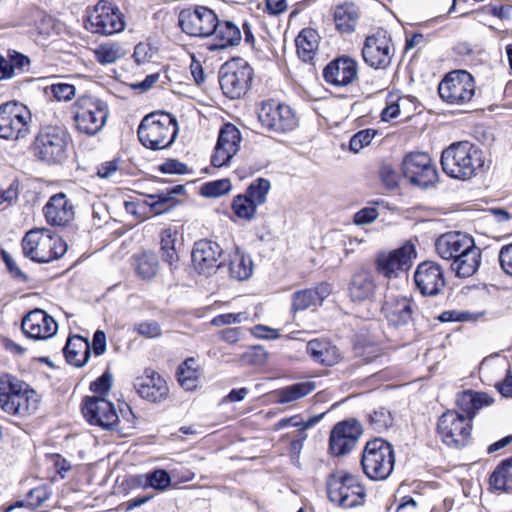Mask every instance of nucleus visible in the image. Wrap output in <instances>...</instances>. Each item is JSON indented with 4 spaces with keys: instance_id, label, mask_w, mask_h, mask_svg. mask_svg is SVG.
Listing matches in <instances>:
<instances>
[{
    "instance_id": "nucleus-64",
    "label": "nucleus",
    "mask_w": 512,
    "mask_h": 512,
    "mask_svg": "<svg viewBox=\"0 0 512 512\" xmlns=\"http://www.w3.org/2000/svg\"><path fill=\"white\" fill-rule=\"evenodd\" d=\"M499 262L503 271L512 276V243L501 248Z\"/></svg>"
},
{
    "instance_id": "nucleus-29",
    "label": "nucleus",
    "mask_w": 512,
    "mask_h": 512,
    "mask_svg": "<svg viewBox=\"0 0 512 512\" xmlns=\"http://www.w3.org/2000/svg\"><path fill=\"white\" fill-rule=\"evenodd\" d=\"M376 291L374 275L371 271L362 269L356 271L349 282L348 294L353 302L371 300Z\"/></svg>"
},
{
    "instance_id": "nucleus-31",
    "label": "nucleus",
    "mask_w": 512,
    "mask_h": 512,
    "mask_svg": "<svg viewBox=\"0 0 512 512\" xmlns=\"http://www.w3.org/2000/svg\"><path fill=\"white\" fill-rule=\"evenodd\" d=\"M184 192L185 188L183 185H175L156 194H147L145 197L148 206V217L169 212L177 204L175 195H180Z\"/></svg>"
},
{
    "instance_id": "nucleus-38",
    "label": "nucleus",
    "mask_w": 512,
    "mask_h": 512,
    "mask_svg": "<svg viewBox=\"0 0 512 512\" xmlns=\"http://www.w3.org/2000/svg\"><path fill=\"white\" fill-rule=\"evenodd\" d=\"M489 482L495 490L512 493V456L504 459L495 468Z\"/></svg>"
},
{
    "instance_id": "nucleus-51",
    "label": "nucleus",
    "mask_w": 512,
    "mask_h": 512,
    "mask_svg": "<svg viewBox=\"0 0 512 512\" xmlns=\"http://www.w3.org/2000/svg\"><path fill=\"white\" fill-rule=\"evenodd\" d=\"M232 189L229 179H219L205 183L201 187V194L204 197L216 198L227 194Z\"/></svg>"
},
{
    "instance_id": "nucleus-60",
    "label": "nucleus",
    "mask_w": 512,
    "mask_h": 512,
    "mask_svg": "<svg viewBox=\"0 0 512 512\" xmlns=\"http://www.w3.org/2000/svg\"><path fill=\"white\" fill-rule=\"evenodd\" d=\"M153 55V48L148 43L141 42L134 48L133 57L138 64H143L150 61Z\"/></svg>"
},
{
    "instance_id": "nucleus-26",
    "label": "nucleus",
    "mask_w": 512,
    "mask_h": 512,
    "mask_svg": "<svg viewBox=\"0 0 512 512\" xmlns=\"http://www.w3.org/2000/svg\"><path fill=\"white\" fill-rule=\"evenodd\" d=\"M415 304L407 297L389 298L382 307V312L389 325L394 328L406 327L413 322Z\"/></svg>"
},
{
    "instance_id": "nucleus-45",
    "label": "nucleus",
    "mask_w": 512,
    "mask_h": 512,
    "mask_svg": "<svg viewBox=\"0 0 512 512\" xmlns=\"http://www.w3.org/2000/svg\"><path fill=\"white\" fill-rule=\"evenodd\" d=\"M394 417L390 410L385 407L375 408L367 413V423L369 427L378 433L387 431L392 427Z\"/></svg>"
},
{
    "instance_id": "nucleus-41",
    "label": "nucleus",
    "mask_w": 512,
    "mask_h": 512,
    "mask_svg": "<svg viewBox=\"0 0 512 512\" xmlns=\"http://www.w3.org/2000/svg\"><path fill=\"white\" fill-rule=\"evenodd\" d=\"M178 231L176 228L168 227L161 232V252L162 260L170 266H174L178 260V253L175 248L177 241Z\"/></svg>"
},
{
    "instance_id": "nucleus-4",
    "label": "nucleus",
    "mask_w": 512,
    "mask_h": 512,
    "mask_svg": "<svg viewBox=\"0 0 512 512\" xmlns=\"http://www.w3.org/2000/svg\"><path fill=\"white\" fill-rule=\"evenodd\" d=\"M25 257L37 263H49L61 258L67 251L66 242L50 230L33 229L22 240Z\"/></svg>"
},
{
    "instance_id": "nucleus-18",
    "label": "nucleus",
    "mask_w": 512,
    "mask_h": 512,
    "mask_svg": "<svg viewBox=\"0 0 512 512\" xmlns=\"http://www.w3.org/2000/svg\"><path fill=\"white\" fill-rule=\"evenodd\" d=\"M241 140V132L235 125L224 124L219 131L214 153L211 156L212 165L218 168L228 165L239 151Z\"/></svg>"
},
{
    "instance_id": "nucleus-8",
    "label": "nucleus",
    "mask_w": 512,
    "mask_h": 512,
    "mask_svg": "<svg viewBox=\"0 0 512 512\" xmlns=\"http://www.w3.org/2000/svg\"><path fill=\"white\" fill-rule=\"evenodd\" d=\"M32 116L26 106L18 102L0 105V138L18 141L31 131Z\"/></svg>"
},
{
    "instance_id": "nucleus-53",
    "label": "nucleus",
    "mask_w": 512,
    "mask_h": 512,
    "mask_svg": "<svg viewBox=\"0 0 512 512\" xmlns=\"http://www.w3.org/2000/svg\"><path fill=\"white\" fill-rule=\"evenodd\" d=\"M379 177L382 184L389 190L395 189L400 180L399 174L390 164H382L380 166Z\"/></svg>"
},
{
    "instance_id": "nucleus-59",
    "label": "nucleus",
    "mask_w": 512,
    "mask_h": 512,
    "mask_svg": "<svg viewBox=\"0 0 512 512\" xmlns=\"http://www.w3.org/2000/svg\"><path fill=\"white\" fill-rule=\"evenodd\" d=\"M379 213L375 207H364L354 215V223L357 225L370 224L375 221Z\"/></svg>"
},
{
    "instance_id": "nucleus-44",
    "label": "nucleus",
    "mask_w": 512,
    "mask_h": 512,
    "mask_svg": "<svg viewBox=\"0 0 512 512\" xmlns=\"http://www.w3.org/2000/svg\"><path fill=\"white\" fill-rule=\"evenodd\" d=\"M119 417L114 405L104 397L98 396V427L104 430H115Z\"/></svg>"
},
{
    "instance_id": "nucleus-36",
    "label": "nucleus",
    "mask_w": 512,
    "mask_h": 512,
    "mask_svg": "<svg viewBox=\"0 0 512 512\" xmlns=\"http://www.w3.org/2000/svg\"><path fill=\"white\" fill-rule=\"evenodd\" d=\"M297 53L304 61H311L318 49L319 35L316 30L311 28L303 29L295 39Z\"/></svg>"
},
{
    "instance_id": "nucleus-21",
    "label": "nucleus",
    "mask_w": 512,
    "mask_h": 512,
    "mask_svg": "<svg viewBox=\"0 0 512 512\" xmlns=\"http://www.w3.org/2000/svg\"><path fill=\"white\" fill-rule=\"evenodd\" d=\"M23 333L35 340H44L52 337L58 325L53 317L42 309H34L27 313L21 323Z\"/></svg>"
},
{
    "instance_id": "nucleus-52",
    "label": "nucleus",
    "mask_w": 512,
    "mask_h": 512,
    "mask_svg": "<svg viewBox=\"0 0 512 512\" xmlns=\"http://www.w3.org/2000/svg\"><path fill=\"white\" fill-rule=\"evenodd\" d=\"M375 135L376 131L373 129L360 130L351 137L349 142L350 150L354 153L359 152L371 143Z\"/></svg>"
},
{
    "instance_id": "nucleus-7",
    "label": "nucleus",
    "mask_w": 512,
    "mask_h": 512,
    "mask_svg": "<svg viewBox=\"0 0 512 512\" xmlns=\"http://www.w3.org/2000/svg\"><path fill=\"white\" fill-rule=\"evenodd\" d=\"M68 134L59 126H44L33 144L34 155L48 164L62 162L66 158Z\"/></svg>"
},
{
    "instance_id": "nucleus-5",
    "label": "nucleus",
    "mask_w": 512,
    "mask_h": 512,
    "mask_svg": "<svg viewBox=\"0 0 512 512\" xmlns=\"http://www.w3.org/2000/svg\"><path fill=\"white\" fill-rule=\"evenodd\" d=\"M395 464L393 446L382 438H375L366 443L362 453L361 466L364 474L371 480L387 479Z\"/></svg>"
},
{
    "instance_id": "nucleus-47",
    "label": "nucleus",
    "mask_w": 512,
    "mask_h": 512,
    "mask_svg": "<svg viewBox=\"0 0 512 512\" xmlns=\"http://www.w3.org/2000/svg\"><path fill=\"white\" fill-rule=\"evenodd\" d=\"M140 478L144 479L143 482H139L143 487H151L159 491H165L171 485V477L169 473L163 469H156L153 472L140 476Z\"/></svg>"
},
{
    "instance_id": "nucleus-61",
    "label": "nucleus",
    "mask_w": 512,
    "mask_h": 512,
    "mask_svg": "<svg viewBox=\"0 0 512 512\" xmlns=\"http://www.w3.org/2000/svg\"><path fill=\"white\" fill-rule=\"evenodd\" d=\"M19 195V183L13 180L6 189L0 190V205L6 203L7 205L13 204Z\"/></svg>"
},
{
    "instance_id": "nucleus-10",
    "label": "nucleus",
    "mask_w": 512,
    "mask_h": 512,
    "mask_svg": "<svg viewBox=\"0 0 512 512\" xmlns=\"http://www.w3.org/2000/svg\"><path fill=\"white\" fill-rule=\"evenodd\" d=\"M438 93L449 105H465L475 95L474 78L465 70L451 71L439 83Z\"/></svg>"
},
{
    "instance_id": "nucleus-3",
    "label": "nucleus",
    "mask_w": 512,
    "mask_h": 512,
    "mask_svg": "<svg viewBox=\"0 0 512 512\" xmlns=\"http://www.w3.org/2000/svg\"><path fill=\"white\" fill-rule=\"evenodd\" d=\"M39 396L28 384L16 377L0 376V407L10 414L26 416L37 410Z\"/></svg>"
},
{
    "instance_id": "nucleus-22",
    "label": "nucleus",
    "mask_w": 512,
    "mask_h": 512,
    "mask_svg": "<svg viewBox=\"0 0 512 512\" xmlns=\"http://www.w3.org/2000/svg\"><path fill=\"white\" fill-rule=\"evenodd\" d=\"M474 246L476 245L471 236L458 231L445 233L435 242L437 254L451 262Z\"/></svg>"
},
{
    "instance_id": "nucleus-63",
    "label": "nucleus",
    "mask_w": 512,
    "mask_h": 512,
    "mask_svg": "<svg viewBox=\"0 0 512 512\" xmlns=\"http://www.w3.org/2000/svg\"><path fill=\"white\" fill-rule=\"evenodd\" d=\"M7 57L9 61H11V66L13 67V71L23 72L29 66L30 60L24 54H21L17 51L9 50Z\"/></svg>"
},
{
    "instance_id": "nucleus-57",
    "label": "nucleus",
    "mask_w": 512,
    "mask_h": 512,
    "mask_svg": "<svg viewBox=\"0 0 512 512\" xmlns=\"http://www.w3.org/2000/svg\"><path fill=\"white\" fill-rule=\"evenodd\" d=\"M159 170L164 174L184 175L190 172L188 166L176 159H168L162 163Z\"/></svg>"
},
{
    "instance_id": "nucleus-30",
    "label": "nucleus",
    "mask_w": 512,
    "mask_h": 512,
    "mask_svg": "<svg viewBox=\"0 0 512 512\" xmlns=\"http://www.w3.org/2000/svg\"><path fill=\"white\" fill-rule=\"evenodd\" d=\"M74 121L79 132L96 134V101L90 96H80L75 103Z\"/></svg>"
},
{
    "instance_id": "nucleus-46",
    "label": "nucleus",
    "mask_w": 512,
    "mask_h": 512,
    "mask_svg": "<svg viewBox=\"0 0 512 512\" xmlns=\"http://www.w3.org/2000/svg\"><path fill=\"white\" fill-rule=\"evenodd\" d=\"M271 188L270 181L265 178L253 180L247 187L245 194L256 206L263 205L267 200V194Z\"/></svg>"
},
{
    "instance_id": "nucleus-34",
    "label": "nucleus",
    "mask_w": 512,
    "mask_h": 512,
    "mask_svg": "<svg viewBox=\"0 0 512 512\" xmlns=\"http://www.w3.org/2000/svg\"><path fill=\"white\" fill-rule=\"evenodd\" d=\"M215 43L209 46L210 50L226 49L236 46L241 41L240 28L232 21L218 19L217 28L213 31Z\"/></svg>"
},
{
    "instance_id": "nucleus-23",
    "label": "nucleus",
    "mask_w": 512,
    "mask_h": 512,
    "mask_svg": "<svg viewBox=\"0 0 512 512\" xmlns=\"http://www.w3.org/2000/svg\"><path fill=\"white\" fill-rule=\"evenodd\" d=\"M323 77L333 86H348L358 77L357 62L348 56L338 57L324 68Z\"/></svg>"
},
{
    "instance_id": "nucleus-56",
    "label": "nucleus",
    "mask_w": 512,
    "mask_h": 512,
    "mask_svg": "<svg viewBox=\"0 0 512 512\" xmlns=\"http://www.w3.org/2000/svg\"><path fill=\"white\" fill-rule=\"evenodd\" d=\"M124 207L127 213L133 215L138 220L148 218V206L146 198L143 201H125Z\"/></svg>"
},
{
    "instance_id": "nucleus-62",
    "label": "nucleus",
    "mask_w": 512,
    "mask_h": 512,
    "mask_svg": "<svg viewBox=\"0 0 512 512\" xmlns=\"http://www.w3.org/2000/svg\"><path fill=\"white\" fill-rule=\"evenodd\" d=\"M137 332L147 338H155L161 335V328L156 321H146L136 326Z\"/></svg>"
},
{
    "instance_id": "nucleus-9",
    "label": "nucleus",
    "mask_w": 512,
    "mask_h": 512,
    "mask_svg": "<svg viewBox=\"0 0 512 512\" xmlns=\"http://www.w3.org/2000/svg\"><path fill=\"white\" fill-rule=\"evenodd\" d=\"M253 79L252 67L242 58L232 59L222 65L219 83L223 93L231 99L243 96Z\"/></svg>"
},
{
    "instance_id": "nucleus-13",
    "label": "nucleus",
    "mask_w": 512,
    "mask_h": 512,
    "mask_svg": "<svg viewBox=\"0 0 512 512\" xmlns=\"http://www.w3.org/2000/svg\"><path fill=\"white\" fill-rule=\"evenodd\" d=\"M403 175L408 181L420 188L434 185L438 179L437 169L430 156L425 152H411L402 160Z\"/></svg>"
},
{
    "instance_id": "nucleus-12",
    "label": "nucleus",
    "mask_w": 512,
    "mask_h": 512,
    "mask_svg": "<svg viewBox=\"0 0 512 512\" xmlns=\"http://www.w3.org/2000/svg\"><path fill=\"white\" fill-rule=\"evenodd\" d=\"M257 114L261 126L270 132L286 133L298 125L297 117L290 106L275 100L264 101Z\"/></svg>"
},
{
    "instance_id": "nucleus-24",
    "label": "nucleus",
    "mask_w": 512,
    "mask_h": 512,
    "mask_svg": "<svg viewBox=\"0 0 512 512\" xmlns=\"http://www.w3.org/2000/svg\"><path fill=\"white\" fill-rule=\"evenodd\" d=\"M43 213L51 226L65 227L75 217L73 203L63 192L52 195L43 207Z\"/></svg>"
},
{
    "instance_id": "nucleus-17",
    "label": "nucleus",
    "mask_w": 512,
    "mask_h": 512,
    "mask_svg": "<svg viewBox=\"0 0 512 512\" xmlns=\"http://www.w3.org/2000/svg\"><path fill=\"white\" fill-rule=\"evenodd\" d=\"M362 434L360 423L354 419L337 423L329 437V451L334 456H343L351 452Z\"/></svg>"
},
{
    "instance_id": "nucleus-35",
    "label": "nucleus",
    "mask_w": 512,
    "mask_h": 512,
    "mask_svg": "<svg viewBox=\"0 0 512 512\" xmlns=\"http://www.w3.org/2000/svg\"><path fill=\"white\" fill-rule=\"evenodd\" d=\"M481 263V251L474 246L467 252H464L451 262L450 268L457 277L467 278L474 275L479 269Z\"/></svg>"
},
{
    "instance_id": "nucleus-2",
    "label": "nucleus",
    "mask_w": 512,
    "mask_h": 512,
    "mask_svg": "<svg viewBox=\"0 0 512 512\" xmlns=\"http://www.w3.org/2000/svg\"><path fill=\"white\" fill-rule=\"evenodd\" d=\"M176 118L167 112H153L146 115L138 127L139 141L151 150L170 147L178 135Z\"/></svg>"
},
{
    "instance_id": "nucleus-54",
    "label": "nucleus",
    "mask_w": 512,
    "mask_h": 512,
    "mask_svg": "<svg viewBox=\"0 0 512 512\" xmlns=\"http://www.w3.org/2000/svg\"><path fill=\"white\" fill-rule=\"evenodd\" d=\"M49 89L57 101H70L76 94L74 85L68 83H54Z\"/></svg>"
},
{
    "instance_id": "nucleus-6",
    "label": "nucleus",
    "mask_w": 512,
    "mask_h": 512,
    "mask_svg": "<svg viewBox=\"0 0 512 512\" xmlns=\"http://www.w3.org/2000/svg\"><path fill=\"white\" fill-rule=\"evenodd\" d=\"M326 486L329 500L341 508H354L365 503V487L351 473L338 471L331 474Z\"/></svg>"
},
{
    "instance_id": "nucleus-27",
    "label": "nucleus",
    "mask_w": 512,
    "mask_h": 512,
    "mask_svg": "<svg viewBox=\"0 0 512 512\" xmlns=\"http://www.w3.org/2000/svg\"><path fill=\"white\" fill-rule=\"evenodd\" d=\"M125 16L119 7L107 0L98 1V34L110 36L125 29Z\"/></svg>"
},
{
    "instance_id": "nucleus-39",
    "label": "nucleus",
    "mask_w": 512,
    "mask_h": 512,
    "mask_svg": "<svg viewBox=\"0 0 512 512\" xmlns=\"http://www.w3.org/2000/svg\"><path fill=\"white\" fill-rule=\"evenodd\" d=\"M358 10L352 3H345L336 8L334 21L337 29L343 33L354 31L358 22Z\"/></svg>"
},
{
    "instance_id": "nucleus-40",
    "label": "nucleus",
    "mask_w": 512,
    "mask_h": 512,
    "mask_svg": "<svg viewBox=\"0 0 512 512\" xmlns=\"http://www.w3.org/2000/svg\"><path fill=\"white\" fill-rule=\"evenodd\" d=\"M199 376L198 364L194 358L186 359L177 371L178 382L187 391H192L198 386Z\"/></svg>"
},
{
    "instance_id": "nucleus-49",
    "label": "nucleus",
    "mask_w": 512,
    "mask_h": 512,
    "mask_svg": "<svg viewBox=\"0 0 512 512\" xmlns=\"http://www.w3.org/2000/svg\"><path fill=\"white\" fill-rule=\"evenodd\" d=\"M125 55L124 49L119 43L106 42L98 45V62L112 64Z\"/></svg>"
},
{
    "instance_id": "nucleus-15",
    "label": "nucleus",
    "mask_w": 512,
    "mask_h": 512,
    "mask_svg": "<svg viewBox=\"0 0 512 512\" xmlns=\"http://www.w3.org/2000/svg\"><path fill=\"white\" fill-rule=\"evenodd\" d=\"M394 52L389 33L379 29L366 37L362 48V57L368 66L374 69H385L390 65Z\"/></svg>"
},
{
    "instance_id": "nucleus-32",
    "label": "nucleus",
    "mask_w": 512,
    "mask_h": 512,
    "mask_svg": "<svg viewBox=\"0 0 512 512\" xmlns=\"http://www.w3.org/2000/svg\"><path fill=\"white\" fill-rule=\"evenodd\" d=\"M494 399L485 392L466 390L457 395L456 404L465 413V418L471 422L477 412L484 407L492 405Z\"/></svg>"
},
{
    "instance_id": "nucleus-48",
    "label": "nucleus",
    "mask_w": 512,
    "mask_h": 512,
    "mask_svg": "<svg viewBox=\"0 0 512 512\" xmlns=\"http://www.w3.org/2000/svg\"><path fill=\"white\" fill-rule=\"evenodd\" d=\"M257 207L245 193L235 196L232 201V210L235 215L248 221L255 217Z\"/></svg>"
},
{
    "instance_id": "nucleus-55",
    "label": "nucleus",
    "mask_w": 512,
    "mask_h": 512,
    "mask_svg": "<svg viewBox=\"0 0 512 512\" xmlns=\"http://www.w3.org/2000/svg\"><path fill=\"white\" fill-rule=\"evenodd\" d=\"M379 348L372 343L362 344L360 342L354 345V354L363 359L364 362L369 363L379 356Z\"/></svg>"
},
{
    "instance_id": "nucleus-58",
    "label": "nucleus",
    "mask_w": 512,
    "mask_h": 512,
    "mask_svg": "<svg viewBox=\"0 0 512 512\" xmlns=\"http://www.w3.org/2000/svg\"><path fill=\"white\" fill-rule=\"evenodd\" d=\"M81 412L84 418L91 424L96 425V396H86L81 404Z\"/></svg>"
},
{
    "instance_id": "nucleus-16",
    "label": "nucleus",
    "mask_w": 512,
    "mask_h": 512,
    "mask_svg": "<svg viewBox=\"0 0 512 512\" xmlns=\"http://www.w3.org/2000/svg\"><path fill=\"white\" fill-rule=\"evenodd\" d=\"M415 257L414 245L406 243L391 252L380 253L375 260L376 270L385 278H396L400 272H405L411 267L412 259Z\"/></svg>"
},
{
    "instance_id": "nucleus-11",
    "label": "nucleus",
    "mask_w": 512,
    "mask_h": 512,
    "mask_svg": "<svg viewBox=\"0 0 512 512\" xmlns=\"http://www.w3.org/2000/svg\"><path fill=\"white\" fill-rule=\"evenodd\" d=\"M437 430L447 446L462 448L471 439L472 422L463 414L448 410L439 417Z\"/></svg>"
},
{
    "instance_id": "nucleus-43",
    "label": "nucleus",
    "mask_w": 512,
    "mask_h": 512,
    "mask_svg": "<svg viewBox=\"0 0 512 512\" xmlns=\"http://www.w3.org/2000/svg\"><path fill=\"white\" fill-rule=\"evenodd\" d=\"M158 258L152 252H143L134 256V268L143 280L152 279L158 271Z\"/></svg>"
},
{
    "instance_id": "nucleus-25",
    "label": "nucleus",
    "mask_w": 512,
    "mask_h": 512,
    "mask_svg": "<svg viewBox=\"0 0 512 512\" xmlns=\"http://www.w3.org/2000/svg\"><path fill=\"white\" fill-rule=\"evenodd\" d=\"M134 388L141 398L152 403L162 402L169 392L166 381L152 370H145L142 376L137 377Z\"/></svg>"
},
{
    "instance_id": "nucleus-20",
    "label": "nucleus",
    "mask_w": 512,
    "mask_h": 512,
    "mask_svg": "<svg viewBox=\"0 0 512 512\" xmlns=\"http://www.w3.org/2000/svg\"><path fill=\"white\" fill-rule=\"evenodd\" d=\"M222 248L211 240H199L195 242L191 258L192 265L201 274L211 275L221 266L220 257Z\"/></svg>"
},
{
    "instance_id": "nucleus-42",
    "label": "nucleus",
    "mask_w": 512,
    "mask_h": 512,
    "mask_svg": "<svg viewBox=\"0 0 512 512\" xmlns=\"http://www.w3.org/2000/svg\"><path fill=\"white\" fill-rule=\"evenodd\" d=\"M253 272V261L249 255L238 250L233 254L229 263V274L236 280H246Z\"/></svg>"
},
{
    "instance_id": "nucleus-28",
    "label": "nucleus",
    "mask_w": 512,
    "mask_h": 512,
    "mask_svg": "<svg viewBox=\"0 0 512 512\" xmlns=\"http://www.w3.org/2000/svg\"><path fill=\"white\" fill-rule=\"evenodd\" d=\"M91 349L96 353V332L92 335L91 342L79 335L69 337L63 351L69 364L82 367L87 363Z\"/></svg>"
},
{
    "instance_id": "nucleus-19",
    "label": "nucleus",
    "mask_w": 512,
    "mask_h": 512,
    "mask_svg": "<svg viewBox=\"0 0 512 512\" xmlns=\"http://www.w3.org/2000/svg\"><path fill=\"white\" fill-rule=\"evenodd\" d=\"M414 283L423 296H436L446 285L442 267L433 261L420 263L414 272Z\"/></svg>"
},
{
    "instance_id": "nucleus-14",
    "label": "nucleus",
    "mask_w": 512,
    "mask_h": 512,
    "mask_svg": "<svg viewBox=\"0 0 512 512\" xmlns=\"http://www.w3.org/2000/svg\"><path fill=\"white\" fill-rule=\"evenodd\" d=\"M218 16L206 6H193L179 14V25L184 33L194 37L211 36L217 28Z\"/></svg>"
},
{
    "instance_id": "nucleus-1",
    "label": "nucleus",
    "mask_w": 512,
    "mask_h": 512,
    "mask_svg": "<svg viewBox=\"0 0 512 512\" xmlns=\"http://www.w3.org/2000/svg\"><path fill=\"white\" fill-rule=\"evenodd\" d=\"M441 166L451 178L469 180L484 167L482 150L469 141L455 142L442 151Z\"/></svg>"
},
{
    "instance_id": "nucleus-37",
    "label": "nucleus",
    "mask_w": 512,
    "mask_h": 512,
    "mask_svg": "<svg viewBox=\"0 0 512 512\" xmlns=\"http://www.w3.org/2000/svg\"><path fill=\"white\" fill-rule=\"evenodd\" d=\"M316 389V384L312 381H304L294 383L289 386H285L275 390V396L277 397V402L280 404H288L294 401H297L310 393H312Z\"/></svg>"
},
{
    "instance_id": "nucleus-33",
    "label": "nucleus",
    "mask_w": 512,
    "mask_h": 512,
    "mask_svg": "<svg viewBox=\"0 0 512 512\" xmlns=\"http://www.w3.org/2000/svg\"><path fill=\"white\" fill-rule=\"evenodd\" d=\"M306 351L315 363L325 366H333L340 360L338 348L327 340H310L306 345Z\"/></svg>"
},
{
    "instance_id": "nucleus-50",
    "label": "nucleus",
    "mask_w": 512,
    "mask_h": 512,
    "mask_svg": "<svg viewBox=\"0 0 512 512\" xmlns=\"http://www.w3.org/2000/svg\"><path fill=\"white\" fill-rule=\"evenodd\" d=\"M291 301V311L293 313L304 311L311 306L317 305L312 289H303L294 292L292 294Z\"/></svg>"
}]
</instances>
